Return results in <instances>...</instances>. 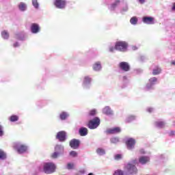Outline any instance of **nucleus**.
Wrapping results in <instances>:
<instances>
[{"label": "nucleus", "instance_id": "nucleus-32", "mask_svg": "<svg viewBox=\"0 0 175 175\" xmlns=\"http://www.w3.org/2000/svg\"><path fill=\"white\" fill-rule=\"evenodd\" d=\"M32 5L33 6L34 9H39V2H38V0H32L31 1Z\"/></svg>", "mask_w": 175, "mask_h": 175}, {"label": "nucleus", "instance_id": "nucleus-17", "mask_svg": "<svg viewBox=\"0 0 175 175\" xmlns=\"http://www.w3.org/2000/svg\"><path fill=\"white\" fill-rule=\"evenodd\" d=\"M142 21L144 24L151 25L154 24V18L151 16H144L142 18Z\"/></svg>", "mask_w": 175, "mask_h": 175}, {"label": "nucleus", "instance_id": "nucleus-11", "mask_svg": "<svg viewBox=\"0 0 175 175\" xmlns=\"http://www.w3.org/2000/svg\"><path fill=\"white\" fill-rule=\"evenodd\" d=\"M69 146L72 150H77L80 147V140L77 139H72L69 142Z\"/></svg>", "mask_w": 175, "mask_h": 175}, {"label": "nucleus", "instance_id": "nucleus-27", "mask_svg": "<svg viewBox=\"0 0 175 175\" xmlns=\"http://www.w3.org/2000/svg\"><path fill=\"white\" fill-rule=\"evenodd\" d=\"M96 152L98 155H100V157H102V155H105L106 154V151L102 148H98Z\"/></svg>", "mask_w": 175, "mask_h": 175}, {"label": "nucleus", "instance_id": "nucleus-33", "mask_svg": "<svg viewBox=\"0 0 175 175\" xmlns=\"http://www.w3.org/2000/svg\"><path fill=\"white\" fill-rule=\"evenodd\" d=\"M18 120V116L17 115H12L10 117V121L11 122H16Z\"/></svg>", "mask_w": 175, "mask_h": 175}, {"label": "nucleus", "instance_id": "nucleus-7", "mask_svg": "<svg viewBox=\"0 0 175 175\" xmlns=\"http://www.w3.org/2000/svg\"><path fill=\"white\" fill-rule=\"evenodd\" d=\"M126 174H137V167L132 163H127L124 167Z\"/></svg>", "mask_w": 175, "mask_h": 175}, {"label": "nucleus", "instance_id": "nucleus-45", "mask_svg": "<svg viewBox=\"0 0 175 175\" xmlns=\"http://www.w3.org/2000/svg\"><path fill=\"white\" fill-rule=\"evenodd\" d=\"M85 170H81L78 172V173L76 174V175H83L85 174Z\"/></svg>", "mask_w": 175, "mask_h": 175}, {"label": "nucleus", "instance_id": "nucleus-24", "mask_svg": "<svg viewBox=\"0 0 175 175\" xmlns=\"http://www.w3.org/2000/svg\"><path fill=\"white\" fill-rule=\"evenodd\" d=\"M154 125L157 128L161 129L162 128H165V125H166V123L163 121L159 120L155 122Z\"/></svg>", "mask_w": 175, "mask_h": 175}, {"label": "nucleus", "instance_id": "nucleus-39", "mask_svg": "<svg viewBox=\"0 0 175 175\" xmlns=\"http://www.w3.org/2000/svg\"><path fill=\"white\" fill-rule=\"evenodd\" d=\"M16 39L18 40H24V36L21 35V33H18L16 35Z\"/></svg>", "mask_w": 175, "mask_h": 175}, {"label": "nucleus", "instance_id": "nucleus-38", "mask_svg": "<svg viewBox=\"0 0 175 175\" xmlns=\"http://www.w3.org/2000/svg\"><path fill=\"white\" fill-rule=\"evenodd\" d=\"M5 135V131H3V126L0 124V137H2Z\"/></svg>", "mask_w": 175, "mask_h": 175}, {"label": "nucleus", "instance_id": "nucleus-23", "mask_svg": "<svg viewBox=\"0 0 175 175\" xmlns=\"http://www.w3.org/2000/svg\"><path fill=\"white\" fill-rule=\"evenodd\" d=\"M1 38L4 39V40H8L10 38L9 31L8 30H3L1 32Z\"/></svg>", "mask_w": 175, "mask_h": 175}, {"label": "nucleus", "instance_id": "nucleus-8", "mask_svg": "<svg viewBox=\"0 0 175 175\" xmlns=\"http://www.w3.org/2000/svg\"><path fill=\"white\" fill-rule=\"evenodd\" d=\"M99 125H100V119L95 117L93 120L89 121L88 127L89 129H96Z\"/></svg>", "mask_w": 175, "mask_h": 175}, {"label": "nucleus", "instance_id": "nucleus-15", "mask_svg": "<svg viewBox=\"0 0 175 175\" xmlns=\"http://www.w3.org/2000/svg\"><path fill=\"white\" fill-rule=\"evenodd\" d=\"M103 114H105V116H108L109 117H111L112 116H114V111L111 109V108L109 106L105 107L103 110Z\"/></svg>", "mask_w": 175, "mask_h": 175}, {"label": "nucleus", "instance_id": "nucleus-25", "mask_svg": "<svg viewBox=\"0 0 175 175\" xmlns=\"http://www.w3.org/2000/svg\"><path fill=\"white\" fill-rule=\"evenodd\" d=\"M69 117V113L66 112V111H62L60 114H59V119L62 121H65V120H66V118H68Z\"/></svg>", "mask_w": 175, "mask_h": 175}, {"label": "nucleus", "instance_id": "nucleus-20", "mask_svg": "<svg viewBox=\"0 0 175 175\" xmlns=\"http://www.w3.org/2000/svg\"><path fill=\"white\" fill-rule=\"evenodd\" d=\"M120 2L121 1L120 0H116L115 2L112 3L109 7V10H111V12H114V10H116V9L117 8V6L120 5Z\"/></svg>", "mask_w": 175, "mask_h": 175}, {"label": "nucleus", "instance_id": "nucleus-28", "mask_svg": "<svg viewBox=\"0 0 175 175\" xmlns=\"http://www.w3.org/2000/svg\"><path fill=\"white\" fill-rule=\"evenodd\" d=\"M8 158V156L6 154V152L3 151V150L0 149V160L1 161H5Z\"/></svg>", "mask_w": 175, "mask_h": 175}, {"label": "nucleus", "instance_id": "nucleus-16", "mask_svg": "<svg viewBox=\"0 0 175 175\" xmlns=\"http://www.w3.org/2000/svg\"><path fill=\"white\" fill-rule=\"evenodd\" d=\"M106 133L108 135H116L117 133H121V128H120V127H114V128H112V129H108L106 131Z\"/></svg>", "mask_w": 175, "mask_h": 175}, {"label": "nucleus", "instance_id": "nucleus-46", "mask_svg": "<svg viewBox=\"0 0 175 175\" xmlns=\"http://www.w3.org/2000/svg\"><path fill=\"white\" fill-rule=\"evenodd\" d=\"M146 111H148V113H152L154 111V108L148 107L146 109Z\"/></svg>", "mask_w": 175, "mask_h": 175}, {"label": "nucleus", "instance_id": "nucleus-10", "mask_svg": "<svg viewBox=\"0 0 175 175\" xmlns=\"http://www.w3.org/2000/svg\"><path fill=\"white\" fill-rule=\"evenodd\" d=\"M118 68L122 72H129L131 70V65L126 62H121L118 64Z\"/></svg>", "mask_w": 175, "mask_h": 175}, {"label": "nucleus", "instance_id": "nucleus-6", "mask_svg": "<svg viewBox=\"0 0 175 175\" xmlns=\"http://www.w3.org/2000/svg\"><path fill=\"white\" fill-rule=\"evenodd\" d=\"M43 172L46 174H51L55 172V164L53 163H45L44 164Z\"/></svg>", "mask_w": 175, "mask_h": 175}, {"label": "nucleus", "instance_id": "nucleus-40", "mask_svg": "<svg viewBox=\"0 0 175 175\" xmlns=\"http://www.w3.org/2000/svg\"><path fill=\"white\" fill-rule=\"evenodd\" d=\"M113 175H124V172L121 170H118L115 171Z\"/></svg>", "mask_w": 175, "mask_h": 175}, {"label": "nucleus", "instance_id": "nucleus-22", "mask_svg": "<svg viewBox=\"0 0 175 175\" xmlns=\"http://www.w3.org/2000/svg\"><path fill=\"white\" fill-rule=\"evenodd\" d=\"M80 136H87L88 135V129L85 127H81L79 130Z\"/></svg>", "mask_w": 175, "mask_h": 175}, {"label": "nucleus", "instance_id": "nucleus-12", "mask_svg": "<svg viewBox=\"0 0 175 175\" xmlns=\"http://www.w3.org/2000/svg\"><path fill=\"white\" fill-rule=\"evenodd\" d=\"M56 139L62 143H63L64 142H66V132H65L64 131H59L57 133Z\"/></svg>", "mask_w": 175, "mask_h": 175}, {"label": "nucleus", "instance_id": "nucleus-43", "mask_svg": "<svg viewBox=\"0 0 175 175\" xmlns=\"http://www.w3.org/2000/svg\"><path fill=\"white\" fill-rule=\"evenodd\" d=\"M116 50V46H110L109 47V53H114V51Z\"/></svg>", "mask_w": 175, "mask_h": 175}, {"label": "nucleus", "instance_id": "nucleus-13", "mask_svg": "<svg viewBox=\"0 0 175 175\" xmlns=\"http://www.w3.org/2000/svg\"><path fill=\"white\" fill-rule=\"evenodd\" d=\"M126 144L128 150H133L135 145L136 144V140L133 138H129L126 141Z\"/></svg>", "mask_w": 175, "mask_h": 175}, {"label": "nucleus", "instance_id": "nucleus-52", "mask_svg": "<svg viewBox=\"0 0 175 175\" xmlns=\"http://www.w3.org/2000/svg\"><path fill=\"white\" fill-rule=\"evenodd\" d=\"M139 152H140V154H146V152L144 151V149H140Z\"/></svg>", "mask_w": 175, "mask_h": 175}, {"label": "nucleus", "instance_id": "nucleus-1", "mask_svg": "<svg viewBox=\"0 0 175 175\" xmlns=\"http://www.w3.org/2000/svg\"><path fill=\"white\" fill-rule=\"evenodd\" d=\"M54 152L51 154L53 159H57L60 155H64L65 153V146L62 144H56L54 147Z\"/></svg>", "mask_w": 175, "mask_h": 175}, {"label": "nucleus", "instance_id": "nucleus-55", "mask_svg": "<svg viewBox=\"0 0 175 175\" xmlns=\"http://www.w3.org/2000/svg\"><path fill=\"white\" fill-rule=\"evenodd\" d=\"M160 158L162 159L163 158V154L160 155Z\"/></svg>", "mask_w": 175, "mask_h": 175}, {"label": "nucleus", "instance_id": "nucleus-36", "mask_svg": "<svg viewBox=\"0 0 175 175\" xmlns=\"http://www.w3.org/2000/svg\"><path fill=\"white\" fill-rule=\"evenodd\" d=\"M129 10V6L126 3L125 6H124L122 10H120V13H122V14H124V13H125L126 12H127Z\"/></svg>", "mask_w": 175, "mask_h": 175}, {"label": "nucleus", "instance_id": "nucleus-21", "mask_svg": "<svg viewBox=\"0 0 175 175\" xmlns=\"http://www.w3.org/2000/svg\"><path fill=\"white\" fill-rule=\"evenodd\" d=\"M102 70V64L100 62H97L93 65V70L95 72H99Z\"/></svg>", "mask_w": 175, "mask_h": 175}, {"label": "nucleus", "instance_id": "nucleus-30", "mask_svg": "<svg viewBox=\"0 0 175 175\" xmlns=\"http://www.w3.org/2000/svg\"><path fill=\"white\" fill-rule=\"evenodd\" d=\"M135 120H136V116L133 115H130L126 117V122H132V121H135Z\"/></svg>", "mask_w": 175, "mask_h": 175}, {"label": "nucleus", "instance_id": "nucleus-37", "mask_svg": "<svg viewBox=\"0 0 175 175\" xmlns=\"http://www.w3.org/2000/svg\"><path fill=\"white\" fill-rule=\"evenodd\" d=\"M73 167H75V164H73L72 163H68L67 164L66 169H68V170H72V169H73Z\"/></svg>", "mask_w": 175, "mask_h": 175}, {"label": "nucleus", "instance_id": "nucleus-53", "mask_svg": "<svg viewBox=\"0 0 175 175\" xmlns=\"http://www.w3.org/2000/svg\"><path fill=\"white\" fill-rule=\"evenodd\" d=\"M172 12H175V3H173V5L172 7Z\"/></svg>", "mask_w": 175, "mask_h": 175}, {"label": "nucleus", "instance_id": "nucleus-47", "mask_svg": "<svg viewBox=\"0 0 175 175\" xmlns=\"http://www.w3.org/2000/svg\"><path fill=\"white\" fill-rule=\"evenodd\" d=\"M136 72L138 74L143 73V70L142 68H137Z\"/></svg>", "mask_w": 175, "mask_h": 175}, {"label": "nucleus", "instance_id": "nucleus-26", "mask_svg": "<svg viewBox=\"0 0 175 175\" xmlns=\"http://www.w3.org/2000/svg\"><path fill=\"white\" fill-rule=\"evenodd\" d=\"M161 72H162V69L159 67H156L152 70V75L153 76H157L158 75H161Z\"/></svg>", "mask_w": 175, "mask_h": 175}, {"label": "nucleus", "instance_id": "nucleus-5", "mask_svg": "<svg viewBox=\"0 0 175 175\" xmlns=\"http://www.w3.org/2000/svg\"><path fill=\"white\" fill-rule=\"evenodd\" d=\"M92 85V77L90 75H85L82 80V87L83 90H90Z\"/></svg>", "mask_w": 175, "mask_h": 175}, {"label": "nucleus", "instance_id": "nucleus-50", "mask_svg": "<svg viewBox=\"0 0 175 175\" xmlns=\"http://www.w3.org/2000/svg\"><path fill=\"white\" fill-rule=\"evenodd\" d=\"M138 2H139L142 5H143V3H146V0H138Z\"/></svg>", "mask_w": 175, "mask_h": 175}, {"label": "nucleus", "instance_id": "nucleus-49", "mask_svg": "<svg viewBox=\"0 0 175 175\" xmlns=\"http://www.w3.org/2000/svg\"><path fill=\"white\" fill-rule=\"evenodd\" d=\"M131 49L133 51H136V50H137V46H133L131 47Z\"/></svg>", "mask_w": 175, "mask_h": 175}, {"label": "nucleus", "instance_id": "nucleus-4", "mask_svg": "<svg viewBox=\"0 0 175 175\" xmlns=\"http://www.w3.org/2000/svg\"><path fill=\"white\" fill-rule=\"evenodd\" d=\"M115 49L117 51L125 53L128 50V42L125 41H117L115 44Z\"/></svg>", "mask_w": 175, "mask_h": 175}, {"label": "nucleus", "instance_id": "nucleus-9", "mask_svg": "<svg viewBox=\"0 0 175 175\" xmlns=\"http://www.w3.org/2000/svg\"><path fill=\"white\" fill-rule=\"evenodd\" d=\"M68 0H53V5L57 9H65Z\"/></svg>", "mask_w": 175, "mask_h": 175}, {"label": "nucleus", "instance_id": "nucleus-54", "mask_svg": "<svg viewBox=\"0 0 175 175\" xmlns=\"http://www.w3.org/2000/svg\"><path fill=\"white\" fill-rule=\"evenodd\" d=\"M172 65H174V66H175V60H173L172 62H171Z\"/></svg>", "mask_w": 175, "mask_h": 175}, {"label": "nucleus", "instance_id": "nucleus-14", "mask_svg": "<svg viewBox=\"0 0 175 175\" xmlns=\"http://www.w3.org/2000/svg\"><path fill=\"white\" fill-rule=\"evenodd\" d=\"M30 31L31 33H39L40 32V26L38 23H32L30 26Z\"/></svg>", "mask_w": 175, "mask_h": 175}, {"label": "nucleus", "instance_id": "nucleus-35", "mask_svg": "<svg viewBox=\"0 0 175 175\" xmlns=\"http://www.w3.org/2000/svg\"><path fill=\"white\" fill-rule=\"evenodd\" d=\"M69 155L70 157H71L72 158H76L78 155L77 152L75 151V150H71L69 152Z\"/></svg>", "mask_w": 175, "mask_h": 175}, {"label": "nucleus", "instance_id": "nucleus-31", "mask_svg": "<svg viewBox=\"0 0 175 175\" xmlns=\"http://www.w3.org/2000/svg\"><path fill=\"white\" fill-rule=\"evenodd\" d=\"M110 142L113 144H117V143L120 142V138L118 137H113L110 139Z\"/></svg>", "mask_w": 175, "mask_h": 175}, {"label": "nucleus", "instance_id": "nucleus-2", "mask_svg": "<svg viewBox=\"0 0 175 175\" xmlns=\"http://www.w3.org/2000/svg\"><path fill=\"white\" fill-rule=\"evenodd\" d=\"M159 83L158 78L156 77H150L145 86V91H152V90H154L155 85Z\"/></svg>", "mask_w": 175, "mask_h": 175}, {"label": "nucleus", "instance_id": "nucleus-19", "mask_svg": "<svg viewBox=\"0 0 175 175\" xmlns=\"http://www.w3.org/2000/svg\"><path fill=\"white\" fill-rule=\"evenodd\" d=\"M139 162L141 163V165H146V163H148V162H150V157L142 156L139 159Z\"/></svg>", "mask_w": 175, "mask_h": 175}, {"label": "nucleus", "instance_id": "nucleus-3", "mask_svg": "<svg viewBox=\"0 0 175 175\" xmlns=\"http://www.w3.org/2000/svg\"><path fill=\"white\" fill-rule=\"evenodd\" d=\"M14 148L18 154H25L27 151H28V146L27 145L23 144L21 142H15L14 144Z\"/></svg>", "mask_w": 175, "mask_h": 175}, {"label": "nucleus", "instance_id": "nucleus-18", "mask_svg": "<svg viewBox=\"0 0 175 175\" xmlns=\"http://www.w3.org/2000/svg\"><path fill=\"white\" fill-rule=\"evenodd\" d=\"M18 9L20 12H27L28 5L24 2H21L18 4Z\"/></svg>", "mask_w": 175, "mask_h": 175}, {"label": "nucleus", "instance_id": "nucleus-41", "mask_svg": "<svg viewBox=\"0 0 175 175\" xmlns=\"http://www.w3.org/2000/svg\"><path fill=\"white\" fill-rule=\"evenodd\" d=\"M96 115V109H92V110L90 111L89 116H94Z\"/></svg>", "mask_w": 175, "mask_h": 175}, {"label": "nucleus", "instance_id": "nucleus-56", "mask_svg": "<svg viewBox=\"0 0 175 175\" xmlns=\"http://www.w3.org/2000/svg\"><path fill=\"white\" fill-rule=\"evenodd\" d=\"M88 175H94V174L92 172H90Z\"/></svg>", "mask_w": 175, "mask_h": 175}, {"label": "nucleus", "instance_id": "nucleus-34", "mask_svg": "<svg viewBox=\"0 0 175 175\" xmlns=\"http://www.w3.org/2000/svg\"><path fill=\"white\" fill-rule=\"evenodd\" d=\"M130 23L132 25H136V24H137V18H136V16L132 17L130 20Z\"/></svg>", "mask_w": 175, "mask_h": 175}, {"label": "nucleus", "instance_id": "nucleus-29", "mask_svg": "<svg viewBox=\"0 0 175 175\" xmlns=\"http://www.w3.org/2000/svg\"><path fill=\"white\" fill-rule=\"evenodd\" d=\"M122 81H123V85L122 86V88H125V87H126V85H128V83H129L128 77L127 76L122 77Z\"/></svg>", "mask_w": 175, "mask_h": 175}, {"label": "nucleus", "instance_id": "nucleus-44", "mask_svg": "<svg viewBox=\"0 0 175 175\" xmlns=\"http://www.w3.org/2000/svg\"><path fill=\"white\" fill-rule=\"evenodd\" d=\"M146 59H147V58L144 55H142L139 57V61H141V62H144Z\"/></svg>", "mask_w": 175, "mask_h": 175}, {"label": "nucleus", "instance_id": "nucleus-51", "mask_svg": "<svg viewBox=\"0 0 175 175\" xmlns=\"http://www.w3.org/2000/svg\"><path fill=\"white\" fill-rule=\"evenodd\" d=\"M170 136H174L175 135V132L174 131H171L170 133H169Z\"/></svg>", "mask_w": 175, "mask_h": 175}, {"label": "nucleus", "instance_id": "nucleus-42", "mask_svg": "<svg viewBox=\"0 0 175 175\" xmlns=\"http://www.w3.org/2000/svg\"><path fill=\"white\" fill-rule=\"evenodd\" d=\"M122 159V155H121L120 154H117L115 155V159L116 161H120V159Z\"/></svg>", "mask_w": 175, "mask_h": 175}, {"label": "nucleus", "instance_id": "nucleus-48", "mask_svg": "<svg viewBox=\"0 0 175 175\" xmlns=\"http://www.w3.org/2000/svg\"><path fill=\"white\" fill-rule=\"evenodd\" d=\"M13 47L16 48V47H20V44L18 42H15L13 44Z\"/></svg>", "mask_w": 175, "mask_h": 175}]
</instances>
